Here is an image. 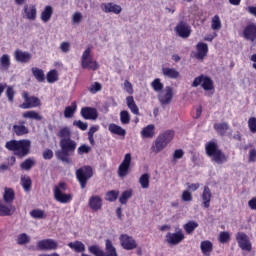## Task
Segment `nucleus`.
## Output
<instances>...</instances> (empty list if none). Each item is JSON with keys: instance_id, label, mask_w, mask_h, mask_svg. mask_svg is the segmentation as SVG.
Segmentation results:
<instances>
[{"instance_id": "1", "label": "nucleus", "mask_w": 256, "mask_h": 256, "mask_svg": "<svg viewBox=\"0 0 256 256\" xmlns=\"http://www.w3.org/2000/svg\"><path fill=\"white\" fill-rule=\"evenodd\" d=\"M5 147L8 151H13L17 157H27L31 151V140H11L6 142Z\"/></svg>"}, {"instance_id": "2", "label": "nucleus", "mask_w": 256, "mask_h": 256, "mask_svg": "<svg viewBox=\"0 0 256 256\" xmlns=\"http://www.w3.org/2000/svg\"><path fill=\"white\" fill-rule=\"evenodd\" d=\"M175 137V132L168 130L162 134H160L155 141L153 142L151 146L152 153H161L165 147H167L168 144H170L173 141V138Z\"/></svg>"}, {"instance_id": "3", "label": "nucleus", "mask_w": 256, "mask_h": 256, "mask_svg": "<svg viewBox=\"0 0 256 256\" xmlns=\"http://www.w3.org/2000/svg\"><path fill=\"white\" fill-rule=\"evenodd\" d=\"M81 67L82 69H90L91 71H97L99 64L93 59L91 55V47L85 49L81 56Z\"/></svg>"}, {"instance_id": "4", "label": "nucleus", "mask_w": 256, "mask_h": 256, "mask_svg": "<svg viewBox=\"0 0 256 256\" xmlns=\"http://www.w3.org/2000/svg\"><path fill=\"white\" fill-rule=\"evenodd\" d=\"M76 177L80 183L81 189L87 187V181L93 177V169L91 166H84L76 170Z\"/></svg>"}, {"instance_id": "5", "label": "nucleus", "mask_w": 256, "mask_h": 256, "mask_svg": "<svg viewBox=\"0 0 256 256\" xmlns=\"http://www.w3.org/2000/svg\"><path fill=\"white\" fill-rule=\"evenodd\" d=\"M199 85L204 91H213L215 89L213 80L206 75H200L194 79L192 87H199Z\"/></svg>"}, {"instance_id": "6", "label": "nucleus", "mask_w": 256, "mask_h": 256, "mask_svg": "<svg viewBox=\"0 0 256 256\" xmlns=\"http://www.w3.org/2000/svg\"><path fill=\"white\" fill-rule=\"evenodd\" d=\"M185 240V233L181 228H177L176 232H168L165 237L166 243L168 245H179Z\"/></svg>"}, {"instance_id": "7", "label": "nucleus", "mask_w": 256, "mask_h": 256, "mask_svg": "<svg viewBox=\"0 0 256 256\" xmlns=\"http://www.w3.org/2000/svg\"><path fill=\"white\" fill-rule=\"evenodd\" d=\"M175 93L173 92V87L166 86L163 91L158 93V101L160 105L163 107H167V105H171V101H173V96Z\"/></svg>"}, {"instance_id": "8", "label": "nucleus", "mask_w": 256, "mask_h": 256, "mask_svg": "<svg viewBox=\"0 0 256 256\" xmlns=\"http://www.w3.org/2000/svg\"><path fill=\"white\" fill-rule=\"evenodd\" d=\"M60 147L62 149L63 155L69 157L75 153V149H77V142L71 138H64L60 140Z\"/></svg>"}, {"instance_id": "9", "label": "nucleus", "mask_w": 256, "mask_h": 256, "mask_svg": "<svg viewBox=\"0 0 256 256\" xmlns=\"http://www.w3.org/2000/svg\"><path fill=\"white\" fill-rule=\"evenodd\" d=\"M236 241L238 243V247L242 249V251H252L253 245L251 244V239H249V236L245 234L244 232H238L236 233Z\"/></svg>"}, {"instance_id": "10", "label": "nucleus", "mask_w": 256, "mask_h": 256, "mask_svg": "<svg viewBox=\"0 0 256 256\" xmlns=\"http://www.w3.org/2000/svg\"><path fill=\"white\" fill-rule=\"evenodd\" d=\"M119 242L121 247L126 251H133V249H137V241H135L133 236H130L129 234H121L119 236Z\"/></svg>"}, {"instance_id": "11", "label": "nucleus", "mask_w": 256, "mask_h": 256, "mask_svg": "<svg viewBox=\"0 0 256 256\" xmlns=\"http://www.w3.org/2000/svg\"><path fill=\"white\" fill-rule=\"evenodd\" d=\"M131 153H127L124 156L122 163L118 167V176L121 179H125L129 175V167H131Z\"/></svg>"}, {"instance_id": "12", "label": "nucleus", "mask_w": 256, "mask_h": 256, "mask_svg": "<svg viewBox=\"0 0 256 256\" xmlns=\"http://www.w3.org/2000/svg\"><path fill=\"white\" fill-rule=\"evenodd\" d=\"M39 251H56L59 248V243L53 239H43L37 242Z\"/></svg>"}, {"instance_id": "13", "label": "nucleus", "mask_w": 256, "mask_h": 256, "mask_svg": "<svg viewBox=\"0 0 256 256\" xmlns=\"http://www.w3.org/2000/svg\"><path fill=\"white\" fill-rule=\"evenodd\" d=\"M54 199L58 201V203H71L73 200V194H65L62 190H59L58 187L53 188Z\"/></svg>"}, {"instance_id": "14", "label": "nucleus", "mask_w": 256, "mask_h": 256, "mask_svg": "<svg viewBox=\"0 0 256 256\" xmlns=\"http://www.w3.org/2000/svg\"><path fill=\"white\" fill-rule=\"evenodd\" d=\"M81 117L89 121H97L99 118V112L93 107H84L80 111Z\"/></svg>"}, {"instance_id": "15", "label": "nucleus", "mask_w": 256, "mask_h": 256, "mask_svg": "<svg viewBox=\"0 0 256 256\" xmlns=\"http://www.w3.org/2000/svg\"><path fill=\"white\" fill-rule=\"evenodd\" d=\"M100 9L101 11H103V13H114L115 15H119V13L123 11V8H121L120 5L115 4L113 2L102 3L100 5Z\"/></svg>"}, {"instance_id": "16", "label": "nucleus", "mask_w": 256, "mask_h": 256, "mask_svg": "<svg viewBox=\"0 0 256 256\" xmlns=\"http://www.w3.org/2000/svg\"><path fill=\"white\" fill-rule=\"evenodd\" d=\"M13 55L17 63H29V61H31V59L33 58L31 53L23 51L21 49H16Z\"/></svg>"}, {"instance_id": "17", "label": "nucleus", "mask_w": 256, "mask_h": 256, "mask_svg": "<svg viewBox=\"0 0 256 256\" xmlns=\"http://www.w3.org/2000/svg\"><path fill=\"white\" fill-rule=\"evenodd\" d=\"M12 132L17 137H23V135H29V128L25 126V121H19L18 124L12 126Z\"/></svg>"}, {"instance_id": "18", "label": "nucleus", "mask_w": 256, "mask_h": 256, "mask_svg": "<svg viewBox=\"0 0 256 256\" xmlns=\"http://www.w3.org/2000/svg\"><path fill=\"white\" fill-rule=\"evenodd\" d=\"M243 37L247 41H255L256 39V24H248L243 30Z\"/></svg>"}, {"instance_id": "19", "label": "nucleus", "mask_w": 256, "mask_h": 256, "mask_svg": "<svg viewBox=\"0 0 256 256\" xmlns=\"http://www.w3.org/2000/svg\"><path fill=\"white\" fill-rule=\"evenodd\" d=\"M175 31L179 37H182V39H187V37L191 35V28L185 22L177 24Z\"/></svg>"}, {"instance_id": "20", "label": "nucleus", "mask_w": 256, "mask_h": 256, "mask_svg": "<svg viewBox=\"0 0 256 256\" xmlns=\"http://www.w3.org/2000/svg\"><path fill=\"white\" fill-rule=\"evenodd\" d=\"M88 205L92 211H101L103 207V199L99 195H93L88 200Z\"/></svg>"}, {"instance_id": "21", "label": "nucleus", "mask_w": 256, "mask_h": 256, "mask_svg": "<svg viewBox=\"0 0 256 256\" xmlns=\"http://www.w3.org/2000/svg\"><path fill=\"white\" fill-rule=\"evenodd\" d=\"M196 51L195 58L203 61L207 57V53H209V46L206 43L199 42L196 46Z\"/></svg>"}, {"instance_id": "22", "label": "nucleus", "mask_w": 256, "mask_h": 256, "mask_svg": "<svg viewBox=\"0 0 256 256\" xmlns=\"http://www.w3.org/2000/svg\"><path fill=\"white\" fill-rule=\"evenodd\" d=\"M20 109H35V107H41V100L35 96H31L26 99V102L20 104Z\"/></svg>"}, {"instance_id": "23", "label": "nucleus", "mask_w": 256, "mask_h": 256, "mask_svg": "<svg viewBox=\"0 0 256 256\" xmlns=\"http://www.w3.org/2000/svg\"><path fill=\"white\" fill-rule=\"evenodd\" d=\"M24 17L29 19V21H35L37 19V7L33 4L24 6Z\"/></svg>"}, {"instance_id": "24", "label": "nucleus", "mask_w": 256, "mask_h": 256, "mask_svg": "<svg viewBox=\"0 0 256 256\" xmlns=\"http://www.w3.org/2000/svg\"><path fill=\"white\" fill-rule=\"evenodd\" d=\"M162 75L167 79H179L181 73L175 68L162 67Z\"/></svg>"}, {"instance_id": "25", "label": "nucleus", "mask_w": 256, "mask_h": 256, "mask_svg": "<svg viewBox=\"0 0 256 256\" xmlns=\"http://www.w3.org/2000/svg\"><path fill=\"white\" fill-rule=\"evenodd\" d=\"M16 208L10 202L8 204H0V217H9L15 213Z\"/></svg>"}, {"instance_id": "26", "label": "nucleus", "mask_w": 256, "mask_h": 256, "mask_svg": "<svg viewBox=\"0 0 256 256\" xmlns=\"http://www.w3.org/2000/svg\"><path fill=\"white\" fill-rule=\"evenodd\" d=\"M211 189L208 186H205L203 192L201 194L202 204L204 205L205 209H209L211 206Z\"/></svg>"}, {"instance_id": "27", "label": "nucleus", "mask_w": 256, "mask_h": 256, "mask_svg": "<svg viewBox=\"0 0 256 256\" xmlns=\"http://www.w3.org/2000/svg\"><path fill=\"white\" fill-rule=\"evenodd\" d=\"M53 17V6H45L44 10L41 12L40 19L43 23H49Z\"/></svg>"}, {"instance_id": "28", "label": "nucleus", "mask_w": 256, "mask_h": 256, "mask_svg": "<svg viewBox=\"0 0 256 256\" xmlns=\"http://www.w3.org/2000/svg\"><path fill=\"white\" fill-rule=\"evenodd\" d=\"M108 130L113 135H119V137H125L127 135V131L115 123L109 124Z\"/></svg>"}, {"instance_id": "29", "label": "nucleus", "mask_w": 256, "mask_h": 256, "mask_svg": "<svg viewBox=\"0 0 256 256\" xmlns=\"http://www.w3.org/2000/svg\"><path fill=\"white\" fill-rule=\"evenodd\" d=\"M22 117L23 119H33L34 121H43V116L35 110H29L22 113Z\"/></svg>"}, {"instance_id": "30", "label": "nucleus", "mask_w": 256, "mask_h": 256, "mask_svg": "<svg viewBox=\"0 0 256 256\" xmlns=\"http://www.w3.org/2000/svg\"><path fill=\"white\" fill-rule=\"evenodd\" d=\"M200 249L203 255L209 256L213 252V242L204 240L200 243Z\"/></svg>"}, {"instance_id": "31", "label": "nucleus", "mask_w": 256, "mask_h": 256, "mask_svg": "<svg viewBox=\"0 0 256 256\" xmlns=\"http://www.w3.org/2000/svg\"><path fill=\"white\" fill-rule=\"evenodd\" d=\"M11 67V56L9 54H3L0 57V69L2 71H9Z\"/></svg>"}, {"instance_id": "32", "label": "nucleus", "mask_w": 256, "mask_h": 256, "mask_svg": "<svg viewBox=\"0 0 256 256\" xmlns=\"http://www.w3.org/2000/svg\"><path fill=\"white\" fill-rule=\"evenodd\" d=\"M155 135V125L149 124L148 126L144 127L141 131V136L144 139H151Z\"/></svg>"}, {"instance_id": "33", "label": "nucleus", "mask_w": 256, "mask_h": 256, "mask_svg": "<svg viewBox=\"0 0 256 256\" xmlns=\"http://www.w3.org/2000/svg\"><path fill=\"white\" fill-rule=\"evenodd\" d=\"M126 103L131 113H133L134 115H139V107H137V104L135 103V99L133 98V96H128L126 98Z\"/></svg>"}, {"instance_id": "34", "label": "nucleus", "mask_w": 256, "mask_h": 256, "mask_svg": "<svg viewBox=\"0 0 256 256\" xmlns=\"http://www.w3.org/2000/svg\"><path fill=\"white\" fill-rule=\"evenodd\" d=\"M197 227H199V223L193 220H190L183 225V229L187 235H192V233L195 232V229H197Z\"/></svg>"}, {"instance_id": "35", "label": "nucleus", "mask_w": 256, "mask_h": 256, "mask_svg": "<svg viewBox=\"0 0 256 256\" xmlns=\"http://www.w3.org/2000/svg\"><path fill=\"white\" fill-rule=\"evenodd\" d=\"M105 249V256H117V249H115V246H113V242H111V240L107 239L105 241Z\"/></svg>"}, {"instance_id": "36", "label": "nucleus", "mask_w": 256, "mask_h": 256, "mask_svg": "<svg viewBox=\"0 0 256 256\" xmlns=\"http://www.w3.org/2000/svg\"><path fill=\"white\" fill-rule=\"evenodd\" d=\"M211 159H212V161H214V163H217V165H223V163H226V161H227V157L223 154V152L221 150L216 152L211 157Z\"/></svg>"}, {"instance_id": "37", "label": "nucleus", "mask_w": 256, "mask_h": 256, "mask_svg": "<svg viewBox=\"0 0 256 256\" xmlns=\"http://www.w3.org/2000/svg\"><path fill=\"white\" fill-rule=\"evenodd\" d=\"M31 71L32 75L35 77L36 80H38L39 83H43V81H45V72H43L42 69L33 67Z\"/></svg>"}, {"instance_id": "38", "label": "nucleus", "mask_w": 256, "mask_h": 256, "mask_svg": "<svg viewBox=\"0 0 256 256\" xmlns=\"http://www.w3.org/2000/svg\"><path fill=\"white\" fill-rule=\"evenodd\" d=\"M68 247L73 249L76 253H83V251H85V244L81 241L70 242L68 243Z\"/></svg>"}, {"instance_id": "39", "label": "nucleus", "mask_w": 256, "mask_h": 256, "mask_svg": "<svg viewBox=\"0 0 256 256\" xmlns=\"http://www.w3.org/2000/svg\"><path fill=\"white\" fill-rule=\"evenodd\" d=\"M132 197H133V190L132 189L125 190L124 192H122L121 196L119 197V203H121V205H127V201H129V199H131Z\"/></svg>"}, {"instance_id": "40", "label": "nucleus", "mask_w": 256, "mask_h": 256, "mask_svg": "<svg viewBox=\"0 0 256 256\" xmlns=\"http://www.w3.org/2000/svg\"><path fill=\"white\" fill-rule=\"evenodd\" d=\"M222 27L223 24L221 23V17H219V15H214L211 19V29L213 31H220Z\"/></svg>"}, {"instance_id": "41", "label": "nucleus", "mask_w": 256, "mask_h": 256, "mask_svg": "<svg viewBox=\"0 0 256 256\" xmlns=\"http://www.w3.org/2000/svg\"><path fill=\"white\" fill-rule=\"evenodd\" d=\"M218 151L221 150H219L216 143L209 142L208 144H206V153L208 157H213L216 153H218Z\"/></svg>"}, {"instance_id": "42", "label": "nucleus", "mask_w": 256, "mask_h": 256, "mask_svg": "<svg viewBox=\"0 0 256 256\" xmlns=\"http://www.w3.org/2000/svg\"><path fill=\"white\" fill-rule=\"evenodd\" d=\"M16 243L18 245H27L28 243H31V236L27 235V233H21L17 235Z\"/></svg>"}, {"instance_id": "43", "label": "nucleus", "mask_w": 256, "mask_h": 256, "mask_svg": "<svg viewBox=\"0 0 256 256\" xmlns=\"http://www.w3.org/2000/svg\"><path fill=\"white\" fill-rule=\"evenodd\" d=\"M75 111H77V103L72 102L71 106H68L64 110V117L66 119H71L73 115H75Z\"/></svg>"}, {"instance_id": "44", "label": "nucleus", "mask_w": 256, "mask_h": 256, "mask_svg": "<svg viewBox=\"0 0 256 256\" xmlns=\"http://www.w3.org/2000/svg\"><path fill=\"white\" fill-rule=\"evenodd\" d=\"M3 199L6 203H12L13 199H15V191L12 188H5Z\"/></svg>"}, {"instance_id": "45", "label": "nucleus", "mask_w": 256, "mask_h": 256, "mask_svg": "<svg viewBox=\"0 0 256 256\" xmlns=\"http://www.w3.org/2000/svg\"><path fill=\"white\" fill-rule=\"evenodd\" d=\"M219 243L225 244L231 241V233L229 231H222L218 235Z\"/></svg>"}, {"instance_id": "46", "label": "nucleus", "mask_w": 256, "mask_h": 256, "mask_svg": "<svg viewBox=\"0 0 256 256\" xmlns=\"http://www.w3.org/2000/svg\"><path fill=\"white\" fill-rule=\"evenodd\" d=\"M214 129L220 135H225V133H227V131L229 130V124H227V123H218V124L214 125Z\"/></svg>"}, {"instance_id": "47", "label": "nucleus", "mask_w": 256, "mask_h": 256, "mask_svg": "<svg viewBox=\"0 0 256 256\" xmlns=\"http://www.w3.org/2000/svg\"><path fill=\"white\" fill-rule=\"evenodd\" d=\"M46 79L48 83H56V81H59V73H57V70H51L47 73Z\"/></svg>"}, {"instance_id": "48", "label": "nucleus", "mask_w": 256, "mask_h": 256, "mask_svg": "<svg viewBox=\"0 0 256 256\" xmlns=\"http://www.w3.org/2000/svg\"><path fill=\"white\" fill-rule=\"evenodd\" d=\"M151 87L156 93H160L163 91V83H161V79L156 78L151 82Z\"/></svg>"}, {"instance_id": "49", "label": "nucleus", "mask_w": 256, "mask_h": 256, "mask_svg": "<svg viewBox=\"0 0 256 256\" xmlns=\"http://www.w3.org/2000/svg\"><path fill=\"white\" fill-rule=\"evenodd\" d=\"M117 197H119V191L111 190L106 193L105 199L106 201L113 203L114 201H117Z\"/></svg>"}, {"instance_id": "50", "label": "nucleus", "mask_w": 256, "mask_h": 256, "mask_svg": "<svg viewBox=\"0 0 256 256\" xmlns=\"http://www.w3.org/2000/svg\"><path fill=\"white\" fill-rule=\"evenodd\" d=\"M58 137H60V139H71V128L69 127L61 128L60 131L58 132Z\"/></svg>"}, {"instance_id": "51", "label": "nucleus", "mask_w": 256, "mask_h": 256, "mask_svg": "<svg viewBox=\"0 0 256 256\" xmlns=\"http://www.w3.org/2000/svg\"><path fill=\"white\" fill-rule=\"evenodd\" d=\"M89 253H92V255L95 256H105V252L101 250V248L98 245H92L88 247Z\"/></svg>"}, {"instance_id": "52", "label": "nucleus", "mask_w": 256, "mask_h": 256, "mask_svg": "<svg viewBox=\"0 0 256 256\" xmlns=\"http://www.w3.org/2000/svg\"><path fill=\"white\" fill-rule=\"evenodd\" d=\"M149 179H150V176L147 173L140 176L139 183L142 189H149Z\"/></svg>"}, {"instance_id": "53", "label": "nucleus", "mask_w": 256, "mask_h": 256, "mask_svg": "<svg viewBox=\"0 0 256 256\" xmlns=\"http://www.w3.org/2000/svg\"><path fill=\"white\" fill-rule=\"evenodd\" d=\"M35 165V160L28 158L20 164L21 169L29 171Z\"/></svg>"}, {"instance_id": "54", "label": "nucleus", "mask_w": 256, "mask_h": 256, "mask_svg": "<svg viewBox=\"0 0 256 256\" xmlns=\"http://www.w3.org/2000/svg\"><path fill=\"white\" fill-rule=\"evenodd\" d=\"M120 121L122 125H129V123H131V116L128 111L124 110L120 112Z\"/></svg>"}, {"instance_id": "55", "label": "nucleus", "mask_w": 256, "mask_h": 256, "mask_svg": "<svg viewBox=\"0 0 256 256\" xmlns=\"http://www.w3.org/2000/svg\"><path fill=\"white\" fill-rule=\"evenodd\" d=\"M21 185H22L24 191H29L31 189V177L22 176L21 177Z\"/></svg>"}, {"instance_id": "56", "label": "nucleus", "mask_w": 256, "mask_h": 256, "mask_svg": "<svg viewBox=\"0 0 256 256\" xmlns=\"http://www.w3.org/2000/svg\"><path fill=\"white\" fill-rule=\"evenodd\" d=\"M33 219H43L45 217V212L43 210L35 209L30 212Z\"/></svg>"}, {"instance_id": "57", "label": "nucleus", "mask_w": 256, "mask_h": 256, "mask_svg": "<svg viewBox=\"0 0 256 256\" xmlns=\"http://www.w3.org/2000/svg\"><path fill=\"white\" fill-rule=\"evenodd\" d=\"M83 21V14L81 12H75L72 15V23L73 25H79Z\"/></svg>"}, {"instance_id": "58", "label": "nucleus", "mask_w": 256, "mask_h": 256, "mask_svg": "<svg viewBox=\"0 0 256 256\" xmlns=\"http://www.w3.org/2000/svg\"><path fill=\"white\" fill-rule=\"evenodd\" d=\"M78 155H87V153L91 152V147L87 146V144H83L80 147H78Z\"/></svg>"}, {"instance_id": "59", "label": "nucleus", "mask_w": 256, "mask_h": 256, "mask_svg": "<svg viewBox=\"0 0 256 256\" xmlns=\"http://www.w3.org/2000/svg\"><path fill=\"white\" fill-rule=\"evenodd\" d=\"M182 201L191 202L193 201V194L189 190H184L181 195Z\"/></svg>"}, {"instance_id": "60", "label": "nucleus", "mask_w": 256, "mask_h": 256, "mask_svg": "<svg viewBox=\"0 0 256 256\" xmlns=\"http://www.w3.org/2000/svg\"><path fill=\"white\" fill-rule=\"evenodd\" d=\"M248 127L251 133H256V118L251 117L248 119Z\"/></svg>"}, {"instance_id": "61", "label": "nucleus", "mask_w": 256, "mask_h": 256, "mask_svg": "<svg viewBox=\"0 0 256 256\" xmlns=\"http://www.w3.org/2000/svg\"><path fill=\"white\" fill-rule=\"evenodd\" d=\"M6 97H8V101H10V103H13V99L15 97V90L13 89V87L9 86L7 88Z\"/></svg>"}, {"instance_id": "62", "label": "nucleus", "mask_w": 256, "mask_h": 256, "mask_svg": "<svg viewBox=\"0 0 256 256\" xmlns=\"http://www.w3.org/2000/svg\"><path fill=\"white\" fill-rule=\"evenodd\" d=\"M73 125H74L75 127H78V129H81V131H87V127H88L87 123H84V122L81 121V120H76V121H74V122H73Z\"/></svg>"}, {"instance_id": "63", "label": "nucleus", "mask_w": 256, "mask_h": 256, "mask_svg": "<svg viewBox=\"0 0 256 256\" xmlns=\"http://www.w3.org/2000/svg\"><path fill=\"white\" fill-rule=\"evenodd\" d=\"M89 91L90 93H92L93 95H95V93H98V91H101V84L98 82H95L94 84H92L89 87Z\"/></svg>"}, {"instance_id": "64", "label": "nucleus", "mask_w": 256, "mask_h": 256, "mask_svg": "<svg viewBox=\"0 0 256 256\" xmlns=\"http://www.w3.org/2000/svg\"><path fill=\"white\" fill-rule=\"evenodd\" d=\"M124 90L127 91L129 95H133V84H131V82H129L128 80H125Z\"/></svg>"}]
</instances>
